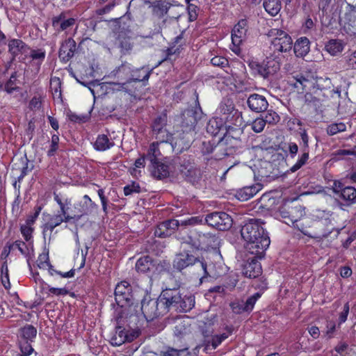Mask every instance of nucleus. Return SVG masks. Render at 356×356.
Wrapping results in <instances>:
<instances>
[{
    "label": "nucleus",
    "mask_w": 356,
    "mask_h": 356,
    "mask_svg": "<svg viewBox=\"0 0 356 356\" xmlns=\"http://www.w3.org/2000/svg\"><path fill=\"white\" fill-rule=\"evenodd\" d=\"M330 190L337 198H341L346 206L356 203V188L353 186L343 187L341 182L334 181Z\"/></svg>",
    "instance_id": "8"
},
{
    "label": "nucleus",
    "mask_w": 356,
    "mask_h": 356,
    "mask_svg": "<svg viewBox=\"0 0 356 356\" xmlns=\"http://www.w3.org/2000/svg\"><path fill=\"white\" fill-rule=\"evenodd\" d=\"M263 6L271 16H276L282 8L281 0H264Z\"/></svg>",
    "instance_id": "35"
},
{
    "label": "nucleus",
    "mask_w": 356,
    "mask_h": 356,
    "mask_svg": "<svg viewBox=\"0 0 356 356\" xmlns=\"http://www.w3.org/2000/svg\"><path fill=\"white\" fill-rule=\"evenodd\" d=\"M217 113L220 116L221 123L218 126L217 119L209 120L207 130L212 134L215 135L218 132L222 122H224L227 129L232 128V126L241 127L242 125L241 114L238 110L235 109L234 105L230 99L223 100L220 103Z\"/></svg>",
    "instance_id": "3"
},
{
    "label": "nucleus",
    "mask_w": 356,
    "mask_h": 356,
    "mask_svg": "<svg viewBox=\"0 0 356 356\" xmlns=\"http://www.w3.org/2000/svg\"><path fill=\"white\" fill-rule=\"evenodd\" d=\"M21 233L25 239L26 242L32 241V233H33V228L31 227V225H29L28 224L22 225L21 226Z\"/></svg>",
    "instance_id": "52"
},
{
    "label": "nucleus",
    "mask_w": 356,
    "mask_h": 356,
    "mask_svg": "<svg viewBox=\"0 0 356 356\" xmlns=\"http://www.w3.org/2000/svg\"><path fill=\"white\" fill-rule=\"evenodd\" d=\"M75 24L74 18H67L63 13L52 18V26L57 33L64 32L65 35H67L73 29Z\"/></svg>",
    "instance_id": "12"
},
{
    "label": "nucleus",
    "mask_w": 356,
    "mask_h": 356,
    "mask_svg": "<svg viewBox=\"0 0 356 356\" xmlns=\"http://www.w3.org/2000/svg\"><path fill=\"white\" fill-rule=\"evenodd\" d=\"M293 50L296 56H305L309 51V40L305 37L300 38L296 42Z\"/></svg>",
    "instance_id": "30"
},
{
    "label": "nucleus",
    "mask_w": 356,
    "mask_h": 356,
    "mask_svg": "<svg viewBox=\"0 0 356 356\" xmlns=\"http://www.w3.org/2000/svg\"><path fill=\"white\" fill-rule=\"evenodd\" d=\"M346 125L343 122L332 123L327 126V133L330 136L335 135L339 132L345 131Z\"/></svg>",
    "instance_id": "42"
},
{
    "label": "nucleus",
    "mask_w": 356,
    "mask_h": 356,
    "mask_svg": "<svg viewBox=\"0 0 356 356\" xmlns=\"http://www.w3.org/2000/svg\"><path fill=\"white\" fill-rule=\"evenodd\" d=\"M188 135V134H178L175 137L172 136L170 144L172 149L178 152H181L184 149H187L189 147L191 141Z\"/></svg>",
    "instance_id": "24"
},
{
    "label": "nucleus",
    "mask_w": 356,
    "mask_h": 356,
    "mask_svg": "<svg viewBox=\"0 0 356 356\" xmlns=\"http://www.w3.org/2000/svg\"><path fill=\"white\" fill-rule=\"evenodd\" d=\"M167 116L165 114L161 115L156 118L152 123L153 134L160 130L165 129Z\"/></svg>",
    "instance_id": "38"
},
{
    "label": "nucleus",
    "mask_w": 356,
    "mask_h": 356,
    "mask_svg": "<svg viewBox=\"0 0 356 356\" xmlns=\"http://www.w3.org/2000/svg\"><path fill=\"white\" fill-rule=\"evenodd\" d=\"M350 312V305L348 302H346L343 307V310L339 314L338 318V327L345 323L348 318V316Z\"/></svg>",
    "instance_id": "51"
},
{
    "label": "nucleus",
    "mask_w": 356,
    "mask_h": 356,
    "mask_svg": "<svg viewBox=\"0 0 356 356\" xmlns=\"http://www.w3.org/2000/svg\"><path fill=\"white\" fill-rule=\"evenodd\" d=\"M158 142L152 143L148 149L146 158L150 161L151 163L158 161V156L161 154L159 149Z\"/></svg>",
    "instance_id": "39"
},
{
    "label": "nucleus",
    "mask_w": 356,
    "mask_h": 356,
    "mask_svg": "<svg viewBox=\"0 0 356 356\" xmlns=\"http://www.w3.org/2000/svg\"><path fill=\"white\" fill-rule=\"evenodd\" d=\"M279 120L280 116L273 111H268L265 115V118H264L265 124H275L278 122Z\"/></svg>",
    "instance_id": "54"
},
{
    "label": "nucleus",
    "mask_w": 356,
    "mask_h": 356,
    "mask_svg": "<svg viewBox=\"0 0 356 356\" xmlns=\"http://www.w3.org/2000/svg\"><path fill=\"white\" fill-rule=\"evenodd\" d=\"M213 150V145L210 142L204 141L202 143V152L204 154H210Z\"/></svg>",
    "instance_id": "63"
},
{
    "label": "nucleus",
    "mask_w": 356,
    "mask_h": 356,
    "mask_svg": "<svg viewBox=\"0 0 356 356\" xmlns=\"http://www.w3.org/2000/svg\"><path fill=\"white\" fill-rule=\"evenodd\" d=\"M248 31V22L246 19H241L234 26L232 31L231 50L237 56L241 54V45L246 39Z\"/></svg>",
    "instance_id": "7"
},
{
    "label": "nucleus",
    "mask_w": 356,
    "mask_h": 356,
    "mask_svg": "<svg viewBox=\"0 0 356 356\" xmlns=\"http://www.w3.org/2000/svg\"><path fill=\"white\" fill-rule=\"evenodd\" d=\"M163 305L160 303V299L149 300L148 302H142L141 310L147 319H153L161 314L159 307Z\"/></svg>",
    "instance_id": "17"
},
{
    "label": "nucleus",
    "mask_w": 356,
    "mask_h": 356,
    "mask_svg": "<svg viewBox=\"0 0 356 356\" xmlns=\"http://www.w3.org/2000/svg\"><path fill=\"white\" fill-rule=\"evenodd\" d=\"M139 333L138 330L124 329L119 330L118 334L120 337V340L118 342H115V344L120 346L127 341H132L139 336Z\"/></svg>",
    "instance_id": "29"
},
{
    "label": "nucleus",
    "mask_w": 356,
    "mask_h": 356,
    "mask_svg": "<svg viewBox=\"0 0 356 356\" xmlns=\"http://www.w3.org/2000/svg\"><path fill=\"white\" fill-rule=\"evenodd\" d=\"M152 163V174L154 177L163 179L167 177L170 173L169 166L158 161Z\"/></svg>",
    "instance_id": "28"
},
{
    "label": "nucleus",
    "mask_w": 356,
    "mask_h": 356,
    "mask_svg": "<svg viewBox=\"0 0 356 356\" xmlns=\"http://www.w3.org/2000/svg\"><path fill=\"white\" fill-rule=\"evenodd\" d=\"M186 355H188L186 348L177 350L169 348L166 350L162 351L160 356H186Z\"/></svg>",
    "instance_id": "46"
},
{
    "label": "nucleus",
    "mask_w": 356,
    "mask_h": 356,
    "mask_svg": "<svg viewBox=\"0 0 356 356\" xmlns=\"http://www.w3.org/2000/svg\"><path fill=\"white\" fill-rule=\"evenodd\" d=\"M288 149L291 157L294 158L298 153V147L296 143L291 142L288 144Z\"/></svg>",
    "instance_id": "64"
},
{
    "label": "nucleus",
    "mask_w": 356,
    "mask_h": 356,
    "mask_svg": "<svg viewBox=\"0 0 356 356\" xmlns=\"http://www.w3.org/2000/svg\"><path fill=\"white\" fill-rule=\"evenodd\" d=\"M247 104L250 109L256 113L265 111L268 106L266 97L259 94L250 95L247 100Z\"/></svg>",
    "instance_id": "19"
},
{
    "label": "nucleus",
    "mask_w": 356,
    "mask_h": 356,
    "mask_svg": "<svg viewBox=\"0 0 356 356\" xmlns=\"http://www.w3.org/2000/svg\"><path fill=\"white\" fill-rule=\"evenodd\" d=\"M257 72L264 78H268L275 74L280 70V64L274 59H267L261 63H253Z\"/></svg>",
    "instance_id": "13"
},
{
    "label": "nucleus",
    "mask_w": 356,
    "mask_h": 356,
    "mask_svg": "<svg viewBox=\"0 0 356 356\" xmlns=\"http://www.w3.org/2000/svg\"><path fill=\"white\" fill-rule=\"evenodd\" d=\"M175 1L173 0H157L152 3V12L154 15L158 17L165 16L169 9L175 5Z\"/></svg>",
    "instance_id": "22"
},
{
    "label": "nucleus",
    "mask_w": 356,
    "mask_h": 356,
    "mask_svg": "<svg viewBox=\"0 0 356 356\" xmlns=\"http://www.w3.org/2000/svg\"><path fill=\"white\" fill-rule=\"evenodd\" d=\"M21 334L23 338L31 340L36 337L37 330L33 325H29L22 329Z\"/></svg>",
    "instance_id": "45"
},
{
    "label": "nucleus",
    "mask_w": 356,
    "mask_h": 356,
    "mask_svg": "<svg viewBox=\"0 0 356 356\" xmlns=\"http://www.w3.org/2000/svg\"><path fill=\"white\" fill-rule=\"evenodd\" d=\"M145 158L144 155L136 160L134 167L130 170L131 175L134 177H138L140 174L139 169L144 168L145 165Z\"/></svg>",
    "instance_id": "44"
},
{
    "label": "nucleus",
    "mask_w": 356,
    "mask_h": 356,
    "mask_svg": "<svg viewBox=\"0 0 356 356\" xmlns=\"http://www.w3.org/2000/svg\"><path fill=\"white\" fill-rule=\"evenodd\" d=\"M261 297V293L257 292L249 297L246 302H244L245 309L246 312H250L252 310L256 302Z\"/></svg>",
    "instance_id": "50"
},
{
    "label": "nucleus",
    "mask_w": 356,
    "mask_h": 356,
    "mask_svg": "<svg viewBox=\"0 0 356 356\" xmlns=\"http://www.w3.org/2000/svg\"><path fill=\"white\" fill-rule=\"evenodd\" d=\"M232 333V329L230 327L227 328V332L221 334H216L212 337L211 341H208L206 343L205 349L206 350H208L210 349V347L211 346V349H216L224 340H225Z\"/></svg>",
    "instance_id": "34"
},
{
    "label": "nucleus",
    "mask_w": 356,
    "mask_h": 356,
    "mask_svg": "<svg viewBox=\"0 0 356 356\" xmlns=\"http://www.w3.org/2000/svg\"><path fill=\"white\" fill-rule=\"evenodd\" d=\"M288 83L298 93H305V103L316 108L322 107L330 99L334 100V102L331 103L335 104V101L341 98L339 88L327 87L330 83L329 79L317 78L309 74H298L289 76Z\"/></svg>",
    "instance_id": "1"
},
{
    "label": "nucleus",
    "mask_w": 356,
    "mask_h": 356,
    "mask_svg": "<svg viewBox=\"0 0 356 356\" xmlns=\"http://www.w3.org/2000/svg\"><path fill=\"white\" fill-rule=\"evenodd\" d=\"M267 36L270 41L269 48L273 54L286 53L291 50L293 40L284 31L278 29H271Z\"/></svg>",
    "instance_id": "4"
},
{
    "label": "nucleus",
    "mask_w": 356,
    "mask_h": 356,
    "mask_svg": "<svg viewBox=\"0 0 356 356\" xmlns=\"http://www.w3.org/2000/svg\"><path fill=\"white\" fill-rule=\"evenodd\" d=\"M187 10H188L190 21H191V22L195 21L197 19V15H198V10H199L198 7L193 3H188V6H187Z\"/></svg>",
    "instance_id": "55"
},
{
    "label": "nucleus",
    "mask_w": 356,
    "mask_h": 356,
    "mask_svg": "<svg viewBox=\"0 0 356 356\" xmlns=\"http://www.w3.org/2000/svg\"><path fill=\"white\" fill-rule=\"evenodd\" d=\"M261 219H248L241 229V236L246 242L245 250L261 258L268 248L270 240Z\"/></svg>",
    "instance_id": "2"
},
{
    "label": "nucleus",
    "mask_w": 356,
    "mask_h": 356,
    "mask_svg": "<svg viewBox=\"0 0 356 356\" xmlns=\"http://www.w3.org/2000/svg\"><path fill=\"white\" fill-rule=\"evenodd\" d=\"M20 350L21 356H29L33 352V348L28 342L21 344Z\"/></svg>",
    "instance_id": "61"
},
{
    "label": "nucleus",
    "mask_w": 356,
    "mask_h": 356,
    "mask_svg": "<svg viewBox=\"0 0 356 356\" xmlns=\"http://www.w3.org/2000/svg\"><path fill=\"white\" fill-rule=\"evenodd\" d=\"M354 155L356 156V146L353 149H340L333 153L336 159H343L344 156Z\"/></svg>",
    "instance_id": "48"
},
{
    "label": "nucleus",
    "mask_w": 356,
    "mask_h": 356,
    "mask_svg": "<svg viewBox=\"0 0 356 356\" xmlns=\"http://www.w3.org/2000/svg\"><path fill=\"white\" fill-rule=\"evenodd\" d=\"M205 221L211 226L219 230H227L232 227V219L225 212H213L207 215Z\"/></svg>",
    "instance_id": "9"
},
{
    "label": "nucleus",
    "mask_w": 356,
    "mask_h": 356,
    "mask_svg": "<svg viewBox=\"0 0 356 356\" xmlns=\"http://www.w3.org/2000/svg\"><path fill=\"white\" fill-rule=\"evenodd\" d=\"M152 71V69L148 70L145 67L134 71L129 64L125 63L118 68L115 74L121 79H127L129 83L131 81H148Z\"/></svg>",
    "instance_id": "6"
},
{
    "label": "nucleus",
    "mask_w": 356,
    "mask_h": 356,
    "mask_svg": "<svg viewBox=\"0 0 356 356\" xmlns=\"http://www.w3.org/2000/svg\"><path fill=\"white\" fill-rule=\"evenodd\" d=\"M230 306L232 311L236 314H241L244 312H246L243 302L235 301L232 302Z\"/></svg>",
    "instance_id": "58"
},
{
    "label": "nucleus",
    "mask_w": 356,
    "mask_h": 356,
    "mask_svg": "<svg viewBox=\"0 0 356 356\" xmlns=\"http://www.w3.org/2000/svg\"><path fill=\"white\" fill-rule=\"evenodd\" d=\"M59 137L57 134H53L51 136V140L50 147L47 151V156H52L55 154L56 152L58 149Z\"/></svg>",
    "instance_id": "49"
},
{
    "label": "nucleus",
    "mask_w": 356,
    "mask_h": 356,
    "mask_svg": "<svg viewBox=\"0 0 356 356\" xmlns=\"http://www.w3.org/2000/svg\"><path fill=\"white\" fill-rule=\"evenodd\" d=\"M336 330V323L334 321H327L325 326V334L327 338H332Z\"/></svg>",
    "instance_id": "57"
},
{
    "label": "nucleus",
    "mask_w": 356,
    "mask_h": 356,
    "mask_svg": "<svg viewBox=\"0 0 356 356\" xmlns=\"http://www.w3.org/2000/svg\"><path fill=\"white\" fill-rule=\"evenodd\" d=\"M8 49L10 53L14 56H16L20 53H25L28 47L22 40L19 39H13L8 42Z\"/></svg>",
    "instance_id": "31"
},
{
    "label": "nucleus",
    "mask_w": 356,
    "mask_h": 356,
    "mask_svg": "<svg viewBox=\"0 0 356 356\" xmlns=\"http://www.w3.org/2000/svg\"><path fill=\"white\" fill-rule=\"evenodd\" d=\"M76 51V42L72 38L65 39L60 45L58 56L60 59L66 63L69 61Z\"/></svg>",
    "instance_id": "18"
},
{
    "label": "nucleus",
    "mask_w": 356,
    "mask_h": 356,
    "mask_svg": "<svg viewBox=\"0 0 356 356\" xmlns=\"http://www.w3.org/2000/svg\"><path fill=\"white\" fill-rule=\"evenodd\" d=\"M1 282L6 289H8L10 286L8 275V268L6 263L3 264L1 268Z\"/></svg>",
    "instance_id": "47"
},
{
    "label": "nucleus",
    "mask_w": 356,
    "mask_h": 356,
    "mask_svg": "<svg viewBox=\"0 0 356 356\" xmlns=\"http://www.w3.org/2000/svg\"><path fill=\"white\" fill-rule=\"evenodd\" d=\"M154 134L155 135L157 142L159 143H170L172 136V134L166 129L155 132Z\"/></svg>",
    "instance_id": "43"
},
{
    "label": "nucleus",
    "mask_w": 356,
    "mask_h": 356,
    "mask_svg": "<svg viewBox=\"0 0 356 356\" xmlns=\"http://www.w3.org/2000/svg\"><path fill=\"white\" fill-rule=\"evenodd\" d=\"M299 134L301 137V140L304 145V152L301 154L296 161V163L290 168L291 172H294L299 170L302 166H303L309 159V136L307 135V131L304 128H300L299 131Z\"/></svg>",
    "instance_id": "14"
},
{
    "label": "nucleus",
    "mask_w": 356,
    "mask_h": 356,
    "mask_svg": "<svg viewBox=\"0 0 356 356\" xmlns=\"http://www.w3.org/2000/svg\"><path fill=\"white\" fill-rule=\"evenodd\" d=\"M202 222V219L200 217H191L186 220H181V225H195Z\"/></svg>",
    "instance_id": "62"
},
{
    "label": "nucleus",
    "mask_w": 356,
    "mask_h": 356,
    "mask_svg": "<svg viewBox=\"0 0 356 356\" xmlns=\"http://www.w3.org/2000/svg\"><path fill=\"white\" fill-rule=\"evenodd\" d=\"M197 261L193 255L189 254L188 252H182L176 256L173 262V266L176 269L181 270L193 264H196L197 266Z\"/></svg>",
    "instance_id": "21"
},
{
    "label": "nucleus",
    "mask_w": 356,
    "mask_h": 356,
    "mask_svg": "<svg viewBox=\"0 0 356 356\" xmlns=\"http://www.w3.org/2000/svg\"><path fill=\"white\" fill-rule=\"evenodd\" d=\"M256 257L259 258L255 255L254 258L248 261L243 266L242 273L247 277L255 278L261 274V266Z\"/></svg>",
    "instance_id": "20"
},
{
    "label": "nucleus",
    "mask_w": 356,
    "mask_h": 356,
    "mask_svg": "<svg viewBox=\"0 0 356 356\" xmlns=\"http://www.w3.org/2000/svg\"><path fill=\"white\" fill-rule=\"evenodd\" d=\"M325 49L330 54L335 56L342 51L343 44L340 40H330L325 44Z\"/></svg>",
    "instance_id": "36"
},
{
    "label": "nucleus",
    "mask_w": 356,
    "mask_h": 356,
    "mask_svg": "<svg viewBox=\"0 0 356 356\" xmlns=\"http://www.w3.org/2000/svg\"><path fill=\"white\" fill-rule=\"evenodd\" d=\"M208 260L197 261V266L200 267L203 270L204 275L200 279L201 282L207 277L217 278L225 273V267L224 264L216 259H220V256L217 254H212L207 258Z\"/></svg>",
    "instance_id": "5"
},
{
    "label": "nucleus",
    "mask_w": 356,
    "mask_h": 356,
    "mask_svg": "<svg viewBox=\"0 0 356 356\" xmlns=\"http://www.w3.org/2000/svg\"><path fill=\"white\" fill-rule=\"evenodd\" d=\"M42 106V97L40 96L33 97L29 102V108L31 110H38Z\"/></svg>",
    "instance_id": "59"
},
{
    "label": "nucleus",
    "mask_w": 356,
    "mask_h": 356,
    "mask_svg": "<svg viewBox=\"0 0 356 356\" xmlns=\"http://www.w3.org/2000/svg\"><path fill=\"white\" fill-rule=\"evenodd\" d=\"M74 209L77 210L76 214L72 216H77L74 220H78L83 215H87L97 208V205L92 201L88 195H85L81 202L74 204Z\"/></svg>",
    "instance_id": "16"
},
{
    "label": "nucleus",
    "mask_w": 356,
    "mask_h": 356,
    "mask_svg": "<svg viewBox=\"0 0 356 356\" xmlns=\"http://www.w3.org/2000/svg\"><path fill=\"white\" fill-rule=\"evenodd\" d=\"M155 268L153 259L148 255L140 257L136 264V269L138 272L147 273L152 271Z\"/></svg>",
    "instance_id": "25"
},
{
    "label": "nucleus",
    "mask_w": 356,
    "mask_h": 356,
    "mask_svg": "<svg viewBox=\"0 0 356 356\" xmlns=\"http://www.w3.org/2000/svg\"><path fill=\"white\" fill-rule=\"evenodd\" d=\"M43 284V290H48L49 294L56 296H63L68 293V290L63 287V288H56V287H51L49 284L44 283V282L41 281Z\"/></svg>",
    "instance_id": "41"
},
{
    "label": "nucleus",
    "mask_w": 356,
    "mask_h": 356,
    "mask_svg": "<svg viewBox=\"0 0 356 356\" xmlns=\"http://www.w3.org/2000/svg\"><path fill=\"white\" fill-rule=\"evenodd\" d=\"M280 214L283 218V222L288 225H292L297 227L300 231L305 234L304 231L299 227L298 221L305 214L302 206H296L291 208L289 211H281Z\"/></svg>",
    "instance_id": "11"
},
{
    "label": "nucleus",
    "mask_w": 356,
    "mask_h": 356,
    "mask_svg": "<svg viewBox=\"0 0 356 356\" xmlns=\"http://www.w3.org/2000/svg\"><path fill=\"white\" fill-rule=\"evenodd\" d=\"M266 126L264 118H256L251 124L252 129L256 133L261 132Z\"/></svg>",
    "instance_id": "53"
},
{
    "label": "nucleus",
    "mask_w": 356,
    "mask_h": 356,
    "mask_svg": "<svg viewBox=\"0 0 356 356\" xmlns=\"http://www.w3.org/2000/svg\"><path fill=\"white\" fill-rule=\"evenodd\" d=\"M49 253H42L39 255L37 265L40 269H46L47 266L49 265Z\"/></svg>",
    "instance_id": "56"
},
{
    "label": "nucleus",
    "mask_w": 356,
    "mask_h": 356,
    "mask_svg": "<svg viewBox=\"0 0 356 356\" xmlns=\"http://www.w3.org/2000/svg\"><path fill=\"white\" fill-rule=\"evenodd\" d=\"M179 225V222L177 220H170L168 221H165L163 222L160 227H159V229H156L155 231V235L158 236L159 237H165L168 235V234H165L164 232L162 233L160 232V230L163 228H171L175 229V227H177Z\"/></svg>",
    "instance_id": "40"
},
{
    "label": "nucleus",
    "mask_w": 356,
    "mask_h": 356,
    "mask_svg": "<svg viewBox=\"0 0 356 356\" xmlns=\"http://www.w3.org/2000/svg\"><path fill=\"white\" fill-rule=\"evenodd\" d=\"M115 299L120 307L129 305L132 299L131 286L127 281L118 283L115 289Z\"/></svg>",
    "instance_id": "10"
},
{
    "label": "nucleus",
    "mask_w": 356,
    "mask_h": 356,
    "mask_svg": "<svg viewBox=\"0 0 356 356\" xmlns=\"http://www.w3.org/2000/svg\"><path fill=\"white\" fill-rule=\"evenodd\" d=\"M211 63L213 65L219 66V67H225L227 65V60L222 56H215L211 58Z\"/></svg>",
    "instance_id": "60"
},
{
    "label": "nucleus",
    "mask_w": 356,
    "mask_h": 356,
    "mask_svg": "<svg viewBox=\"0 0 356 356\" xmlns=\"http://www.w3.org/2000/svg\"><path fill=\"white\" fill-rule=\"evenodd\" d=\"M54 199L55 202L58 204L60 209V214L64 216H70L68 213V209L72 205L71 199L68 198L65 196H61L58 194L54 193Z\"/></svg>",
    "instance_id": "33"
},
{
    "label": "nucleus",
    "mask_w": 356,
    "mask_h": 356,
    "mask_svg": "<svg viewBox=\"0 0 356 356\" xmlns=\"http://www.w3.org/2000/svg\"><path fill=\"white\" fill-rule=\"evenodd\" d=\"M14 245L17 248L18 250L27 259V262L30 266L29 260L34 257V249L33 241H29L27 243L21 241H15Z\"/></svg>",
    "instance_id": "26"
},
{
    "label": "nucleus",
    "mask_w": 356,
    "mask_h": 356,
    "mask_svg": "<svg viewBox=\"0 0 356 356\" xmlns=\"http://www.w3.org/2000/svg\"><path fill=\"white\" fill-rule=\"evenodd\" d=\"M75 218H77V216H64L62 214L55 215L50 218L49 221L47 223H46V225H44V229L52 232L56 227L60 225L63 222H67L71 221L72 220H74Z\"/></svg>",
    "instance_id": "27"
},
{
    "label": "nucleus",
    "mask_w": 356,
    "mask_h": 356,
    "mask_svg": "<svg viewBox=\"0 0 356 356\" xmlns=\"http://www.w3.org/2000/svg\"><path fill=\"white\" fill-rule=\"evenodd\" d=\"M46 53L42 49H32L30 51V58L35 63L37 69L40 68V65L45 58Z\"/></svg>",
    "instance_id": "37"
},
{
    "label": "nucleus",
    "mask_w": 356,
    "mask_h": 356,
    "mask_svg": "<svg viewBox=\"0 0 356 356\" xmlns=\"http://www.w3.org/2000/svg\"><path fill=\"white\" fill-rule=\"evenodd\" d=\"M160 303L162 304L164 309L170 307L181 303L184 300L177 290L166 289L163 291L160 297Z\"/></svg>",
    "instance_id": "15"
},
{
    "label": "nucleus",
    "mask_w": 356,
    "mask_h": 356,
    "mask_svg": "<svg viewBox=\"0 0 356 356\" xmlns=\"http://www.w3.org/2000/svg\"><path fill=\"white\" fill-rule=\"evenodd\" d=\"M259 190V189L256 186H246L238 190L236 194V197L240 201H246L255 195Z\"/></svg>",
    "instance_id": "32"
},
{
    "label": "nucleus",
    "mask_w": 356,
    "mask_h": 356,
    "mask_svg": "<svg viewBox=\"0 0 356 356\" xmlns=\"http://www.w3.org/2000/svg\"><path fill=\"white\" fill-rule=\"evenodd\" d=\"M93 148L97 152H104L115 145L113 140L107 134H99L92 143Z\"/></svg>",
    "instance_id": "23"
}]
</instances>
